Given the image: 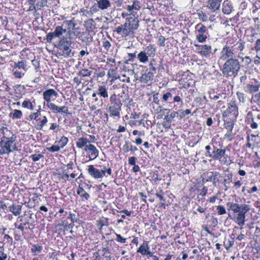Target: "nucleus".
Returning a JSON list of instances; mask_svg holds the SVG:
<instances>
[{
	"label": "nucleus",
	"mask_w": 260,
	"mask_h": 260,
	"mask_svg": "<svg viewBox=\"0 0 260 260\" xmlns=\"http://www.w3.org/2000/svg\"><path fill=\"white\" fill-rule=\"evenodd\" d=\"M139 26V18L132 13L126 18L124 24L119 25L113 29V36L117 39L126 40L128 36L134 35Z\"/></svg>",
	"instance_id": "2"
},
{
	"label": "nucleus",
	"mask_w": 260,
	"mask_h": 260,
	"mask_svg": "<svg viewBox=\"0 0 260 260\" xmlns=\"http://www.w3.org/2000/svg\"><path fill=\"white\" fill-rule=\"evenodd\" d=\"M228 205L230 206V209L233 211L234 213H238L241 211V210L245 209V208H247V207L248 206L247 205L245 204L239 205L233 203H229Z\"/></svg>",
	"instance_id": "21"
},
{
	"label": "nucleus",
	"mask_w": 260,
	"mask_h": 260,
	"mask_svg": "<svg viewBox=\"0 0 260 260\" xmlns=\"http://www.w3.org/2000/svg\"><path fill=\"white\" fill-rule=\"evenodd\" d=\"M88 172L89 174L94 179L102 178L105 176L104 171H100L94 167L93 165L88 166Z\"/></svg>",
	"instance_id": "14"
},
{
	"label": "nucleus",
	"mask_w": 260,
	"mask_h": 260,
	"mask_svg": "<svg viewBox=\"0 0 260 260\" xmlns=\"http://www.w3.org/2000/svg\"><path fill=\"white\" fill-rule=\"evenodd\" d=\"M218 215H223L226 213L225 209L222 206H218L217 207Z\"/></svg>",
	"instance_id": "54"
},
{
	"label": "nucleus",
	"mask_w": 260,
	"mask_h": 260,
	"mask_svg": "<svg viewBox=\"0 0 260 260\" xmlns=\"http://www.w3.org/2000/svg\"><path fill=\"white\" fill-rule=\"evenodd\" d=\"M122 150L124 153H127L129 150L135 152L138 150V148L136 146H133L129 142L125 141L122 147Z\"/></svg>",
	"instance_id": "23"
},
{
	"label": "nucleus",
	"mask_w": 260,
	"mask_h": 260,
	"mask_svg": "<svg viewBox=\"0 0 260 260\" xmlns=\"http://www.w3.org/2000/svg\"><path fill=\"white\" fill-rule=\"evenodd\" d=\"M166 39L162 36L160 35L158 37V45L160 47H164L165 46V41Z\"/></svg>",
	"instance_id": "48"
},
{
	"label": "nucleus",
	"mask_w": 260,
	"mask_h": 260,
	"mask_svg": "<svg viewBox=\"0 0 260 260\" xmlns=\"http://www.w3.org/2000/svg\"><path fill=\"white\" fill-rule=\"evenodd\" d=\"M245 42L241 40L229 38L226 45L220 52L218 61H224L229 59H243L242 52L244 48Z\"/></svg>",
	"instance_id": "1"
},
{
	"label": "nucleus",
	"mask_w": 260,
	"mask_h": 260,
	"mask_svg": "<svg viewBox=\"0 0 260 260\" xmlns=\"http://www.w3.org/2000/svg\"><path fill=\"white\" fill-rule=\"evenodd\" d=\"M11 137L10 138L4 137L0 141V154L4 155L9 154L10 153L17 150L15 142L16 137Z\"/></svg>",
	"instance_id": "4"
},
{
	"label": "nucleus",
	"mask_w": 260,
	"mask_h": 260,
	"mask_svg": "<svg viewBox=\"0 0 260 260\" xmlns=\"http://www.w3.org/2000/svg\"><path fill=\"white\" fill-rule=\"evenodd\" d=\"M232 114L235 116L238 115V107L236 106L235 102L231 101L229 104L226 110L223 114V116H228L229 114Z\"/></svg>",
	"instance_id": "13"
},
{
	"label": "nucleus",
	"mask_w": 260,
	"mask_h": 260,
	"mask_svg": "<svg viewBox=\"0 0 260 260\" xmlns=\"http://www.w3.org/2000/svg\"><path fill=\"white\" fill-rule=\"evenodd\" d=\"M41 106H39V109L37 110L36 112L32 113L29 115V117L30 119L32 120L35 119L37 121L40 120V119H37V118L41 115Z\"/></svg>",
	"instance_id": "39"
},
{
	"label": "nucleus",
	"mask_w": 260,
	"mask_h": 260,
	"mask_svg": "<svg viewBox=\"0 0 260 260\" xmlns=\"http://www.w3.org/2000/svg\"><path fill=\"white\" fill-rule=\"evenodd\" d=\"M69 171H67L66 170H63L62 173L59 174L58 175L60 176L59 178L61 179H64V178H69V175L68 174Z\"/></svg>",
	"instance_id": "57"
},
{
	"label": "nucleus",
	"mask_w": 260,
	"mask_h": 260,
	"mask_svg": "<svg viewBox=\"0 0 260 260\" xmlns=\"http://www.w3.org/2000/svg\"><path fill=\"white\" fill-rule=\"evenodd\" d=\"M61 148L59 145H53L51 147L47 148V149L50 152H57Z\"/></svg>",
	"instance_id": "51"
},
{
	"label": "nucleus",
	"mask_w": 260,
	"mask_h": 260,
	"mask_svg": "<svg viewBox=\"0 0 260 260\" xmlns=\"http://www.w3.org/2000/svg\"><path fill=\"white\" fill-rule=\"evenodd\" d=\"M88 142V140L85 138H79L76 143L77 146L79 148H82L84 147H86L87 145V143Z\"/></svg>",
	"instance_id": "32"
},
{
	"label": "nucleus",
	"mask_w": 260,
	"mask_h": 260,
	"mask_svg": "<svg viewBox=\"0 0 260 260\" xmlns=\"http://www.w3.org/2000/svg\"><path fill=\"white\" fill-rule=\"evenodd\" d=\"M178 112L173 111L171 113H167V114L165 116L164 119L167 121H171V120L175 117L178 116Z\"/></svg>",
	"instance_id": "36"
},
{
	"label": "nucleus",
	"mask_w": 260,
	"mask_h": 260,
	"mask_svg": "<svg viewBox=\"0 0 260 260\" xmlns=\"http://www.w3.org/2000/svg\"><path fill=\"white\" fill-rule=\"evenodd\" d=\"M148 244V241H144L140 245L137 252L141 253L143 255H148L149 256L152 252L150 251V247Z\"/></svg>",
	"instance_id": "15"
},
{
	"label": "nucleus",
	"mask_w": 260,
	"mask_h": 260,
	"mask_svg": "<svg viewBox=\"0 0 260 260\" xmlns=\"http://www.w3.org/2000/svg\"><path fill=\"white\" fill-rule=\"evenodd\" d=\"M13 240L12 237L7 234L4 235V244H7L8 245L11 246L13 244Z\"/></svg>",
	"instance_id": "40"
},
{
	"label": "nucleus",
	"mask_w": 260,
	"mask_h": 260,
	"mask_svg": "<svg viewBox=\"0 0 260 260\" xmlns=\"http://www.w3.org/2000/svg\"><path fill=\"white\" fill-rule=\"evenodd\" d=\"M158 93H156L153 95V102L155 103L156 104L159 105V100L158 97Z\"/></svg>",
	"instance_id": "64"
},
{
	"label": "nucleus",
	"mask_w": 260,
	"mask_h": 260,
	"mask_svg": "<svg viewBox=\"0 0 260 260\" xmlns=\"http://www.w3.org/2000/svg\"><path fill=\"white\" fill-rule=\"evenodd\" d=\"M42 246L40 244H37L32 245L31 250L35 255H38L42 252Z\"/></svg>",
	"instance_id": "30"
},
{
	"label": "nucleus",
	"mask_w": 260,
	"mask_h": 260,
	"mask_svg": "<svg viewBox=\"0 0 260 260\" xmlns=\"http://www.w3.org/2000/svg\"><path fill=\"white\" fill-rule=\"evenodd\" d=\"M37 8L38 10L41 9L47 5V0H36Z\"/></svg>",
	"instance_id": "43"
},
{
	"label": "nucleus",
	"mask_w": 260,
	"mask_h": 260,
	"mask_svg": "<svg viewBox=\"0 0 260 260\" xmlns=\"http://www.w3.org/2000/svg\"><path fill=\"white\" fill-rule=\"evenodd\" d=\"M22 116V112L19 110H14L13 113H11L9 114V116L12 117L13 119L17 118L20 119Z\"/></svg>",
	"instance_id": "37"
},
{
	"label": "nucleus",
	"mask_w": 260,
	"mask_h": 260,
	"mask_svg": "<svg viewBox=\"0 0 260 260\" xmlns=\"http://www.w3.org/2000/svg\"><path fill=\"white\" fill-rule=\"evenodd\" d=\"M39 122L38 123V125L36 126V128L38 130H42L45 125L47 123L48 119L46 116H44L43 117L42 120H39Z\"/></svg>",
	"instance_id": "35"
},
{
	"label": "nucleus",
	"mask_w": 260,
	"mask_h": 260,
	"mask_svg": "<svg viewBox=\"0 0 260 260\" xmlns=\"http://www.w3.org/2000/svg\"><path fill=\"white\" fill-rule=\"evenodd\" d=\"M252 99L254 102L260 107V92L253 94L252 96Z\"/></svg>",
	"instance_id": "45"
},
{
	"label": "nucleus",
	"mask_w": 260,
	"mask_h": 260,
	"mask_svg": "<svg viewBox=\"0 0 260 260\" xmlns=\"http://www.w3.org/2000/svg\"><path fill=\"white\" fill-rule=\"evenodd\" d=\"M66 32H67L66 29H64L62 26H57L55 27L54 31L50 32L47 35V41L49 43H51L53 38H59Z\"/></svg>",
	"instance_id": "10"
},
{
	"label": "nucleus",
	"mask_w": 260,
	"mask_h": 260,
	"mask_svg": "<svg viewBox=\"0 0 260 260\" xmlns=\"http://www.w3.org/2000/svg\"><path fill=\"white\" fill-rule=\"evenodd\" d=\"M225 152L226 150L225 149L218 148L214 146L212 152H208V157L214 160H219L225 163L228 157Z\"/></svg>",
	"instance_id": "7"
},
{
	"label": "nucleus",
	"mask_w": 260,
	"mask_h": 260,
	"mask_svg": "<svg viewBox=\"0 0 260 260\" xmlns=\"http://www.w3.org/2000/svg\"><path fill=\"white\" fill-rule=\"evenodd\" d=\"M16 67L19 68V69H23L25 70L26 68V61H18L17 63H15Z\"/></svg>",
	"instance_id": "49"
},
{
	"label": "nucleus",
	"mask_w": 260,
	"mask_h": 260,
	"mask_svg": "<svg viewBox=\"0 0 260 260\" xmlns=\"http://www.w3.org/2000/svg\"><path fill=\"white\" fill-rule=\"evenodd\" d=\"M86 27L90 31H92L95 28V23L93 19H88L85 22Z\"/></svg>",
	"instance_id": "33"
},
{
	"label": "nucleus",
	"mask_w": 260,
	"mask_h": 260,
	"mask_svg": "<svg viewBox=\"0 0 260 260\" xmlns=\"http://www.w3.org/2000/svg\"><path fill=\"white\" fill-rule=\"evenodd\" d=\"M195 46L197 47V51L201 56L209 58L212 53V47L209 45H197L195 44Z\"/></svg>",
	"instance_id": "11"
},
{
	"label": "nucleus",
	"mask_w": 260,
	"mask_h": 260,
	"mask_svg": "<svg viewBox=\"0 0 260 260\" xmlns=\"http://www.w3.org/2000/svg\"><path fill=\"white\" fill-rule=\"evenodd\" d=\"M236 94H237V96L238 97L239 101L240 102L244 103V102H245L244 94L241 92H237Z\"/></svg>",
	"instance_id": "53"
},
{
	"label": "nucleus",
	"mask_w": 260,
	"mask_h": 260,
	"mask_svg": "<svg viewBox=\"0 0 260 260\" xmlns=\"http://www.w3.org/2000/svg\"><path fill=\"white\" fill-rule=\"evenodd\" d=\"M46 106L50 109L52 112L56 114L57 106L55 104L53 103H46Z\"/></svg>",
	"instance_id": "47"
},
{
	"label": "nucleus",
	"mask_w": 260,
	"mask_h": 260,
	"mask_svg": "<svg viewBox=\"0 0 260 260\" xmlns=\"http://www.w3.org/2000/svg\"><path fill=\"white\" fill-rule=\"evenodd\" d=\"M232 131H229L224 135V138L227 139L228 140L231 141L233 139Z\"/></svg>",
	"instance_id": "63"
},
{
	"label": "nucleus",
	"mask_w": 260,
	"mask_h": 260,
	"mask_svg": "<svg viewBox=\"0 0 260 260\" xmlns=\"http://www.w3.org/2000/svg\"><path fill=\"white\" fill-rule=\"evenodd\" d=\"M178 113V117L180 119H182L184 118L186 115L190 114L191 111L189 109H186L184 111H179Z\"/></svg>",
	"instance_id": "44"
},
{
	"label": "nucleus",
	"mask_w": 260,
	"mask_h": 260,
	"mask_svg": "<svg viewBox=\"0 0 260 260\" xmlns=\"http://www.w3.org/2000/svg\"><path fill=\"white\" fill-rule=\"evenodd\" d=\"M84 150L86 151L88 150L91 151V154L89 155V157L90 159H94L99 156V150L92 144H89V145H86Z\"/></svg>",
	"instance_id": "17"
},
{
	"label": "nucleus",
	"mask_w": 260,
	"mask_h": 260,
	"mask_svg": "<svg viewBox=\"0 0 260 260\" xmlns=\"http://www.w3.org/2000/svg\"><path fill=\"white\" fill-rule=\"evenodd\" d=\"M214 171L208 172L203 174L204 177L202 179L203 182H207L211 181L212 180L213 176L212 174Z\"/></svg>",
	"instance_id": "34"
},
{
	"label": "nucleus",
	"mask_w": 260,
	"mask_h": 260,
	"mask_svg": "<svg viewBox=\"0 0 260 260\" xmlns=\"http://www.w3.org/2000/svg\"><path fill=\"white\" fill-rule=\"evenodd\" d=\"M233 10L232 5L228 1L224 2L222 6V11L225 14H230Z\"/></svg>",
	"instance_id": "25"
},
{
	"label": "nucleus",
	"mask_w": 260,
	"mask_h": 260,
	"mask_svg": "<svg viewBox=\"0 0 260 260\" xmlns=\"http://www.w3.org/2000/svg\"><path fill=\"white\" fill-rule=\"evenodd\" d=\"M98 5L99 8L102 10L107 9L111 6V3L109 0H98Z\"/></svg>",
	"instance_id": "26"
},
{
	"label": "nucleus",
	"mask_w": 260,
	"mask_h": 260,
	"mask_svg": "<svg viewBox=\"0 0 260 260\" xmlns=\"http://www.w3.org/2000/svg\"><path fill=\"white\" fill-rule=\"evenodd\" d=\"M249 210L248 206L245 208V209L241 210V211L239 212L237 214L236 218V222L239 225H243L245 223V214Z\"/></svg>",
	"instance_id": "16"
},
{
	"label": "nucleus",
	"mask_w": 260,
	"mask_h": 260,
	"mask_svg": "<svg viewBox=\"0 0 260 260\" xmlns=\"http://www.w3.org/2000/svg\"><path fill=\"white\" fill-rule=\"evenodd\" d=\"M63 24H66L68 25V30H71V29L75 27L77 25L76 23H75L73 19L70 20H66L63 21Z\"/></svg>",
	"instance_id": "42"
},
{
	"label": "nucleus",
	"mask_w": 260,
	"mask_h": 260,
	"mask_svg": "<svg viewBox=\"0 0 260 260\" xmlns=\"http://www.w3.org/2000/svg\"><path fill=\"white\" fill-rule=\"evenodd\" d=\"M136 51L134 53H128V60L133 62L136 57Z\"/></svg>",
	"instance_id": "61"
},
{
	"label": "nucleus",
	"mask_w": 260,
	"mask_h": 260,
	"mask_svg": "<svg viewBox=\"0 0 260 260\" xmlns=\"http://www.w3.org/2000/svg\"><path fill=\"white\" fill-rule=\"evenodd\" d=\"M69 141L68 138L65 136H62L58 141L59 146L61 148H63L68 143Z\"/></svg>",
	"instance_id": "41"
},
{
	"label": "nucleus",
	"mask_w": 260,
	"mask_h": 260,
	"mask_svg": "<svg viewBox=\"0 0 260 260\" xmlns=\"http://www.w3.org/2000/svg\"><path fill=\"white\" fill-rule=\"evenodd\" d=\"M71 44V41L68 40L64 37L61 38L58 42L57 47L62 50L64 57H70L74 56V52H72V49L70 48Z\"/></svg>",
	"instance_id": "6"
},
{
	"label": "nucleus",
	"mask_w": 260,
	"mask_h": 260,
	"mask_svg": "<svg viewBox=\"0 0 260 260\" xmlns=\"http://www.w3.org/2000/svg\"><path fill=\"white\" fill-rule=\"evenodd\" d=\"M132 7L133 8L134 10H139L141 8L139 2L136 1H135L133 2V5H132Z\"/></svg>",
	"instance_id": "59"
},
{
	"label": "nucleus",
	"mask_w": 260,
	"mask_h": 260,
	"mask_svg": "<svg viewBox=\"0 0 260 260\" xmlns=\"http://www.w3.org/2000/svg\"><path fill=\"white\" fill-rule=\"evenodd\" d=\"M220 6V0H208L207 7L213 12L219 10Z\"/></svg>",
	"instance_id": "19"
},
{
	"label": "nucleus",
	"mask_w": 260,
	"mask_h": 260,
	"mask_svg": "<svg viewBox=\"0 0 260 260\" xmlns=\"http://www.w3.org/2000/svg\"><path fill=\"white\" fill-rule=\"evenodd\" d=\"M43 156H44L43 154H35L31 155L29 156V158H31L34 161L36 162V161H38L41 158L43 157Z\"/></svg>",
	"instance_id": "50"
},
{
	"label": "nucleus",
	"mask_w": 260,
	"mask_h": 260,
	"mask_svg": "<svg viewBox=\"0 0 260 260\" xmlns=\"http://www.w3.org/2000/svg\"><path fill=\"white\" fill-rule=\"evenodd\" d=\"M210 223V225L213 227H215L218 224V219L217 218L212 216L211 219L209 221Z\"/></svg>",
	"instance_id": "52"
},
{
	"label": "nucleus",
	"mask_w": 260,
	"mask_h": 260,
	"mask_svg": "<svg viewBox=\"0 0 260 260\" xmlns=\"http://www.w3.org/2000/svg\"><path fill=\"white\" fill-rule=\"evenodd\" d=\"M234 123L231 122L225 123V128L229 131H232Z\"/></svg>",
	"instance_id": "58"
},
{
	"label": "nucleus",
	"mask_w": 260,
	"mask_h": 260,
	"mask_svg": "<svg viewBox=\"0 0 260 260\" xmlns=\"http://www.w3.org/2000/svg\"><path fill=\"white\" fill-rule=\"evenodd\" d=\"M233 174L232 173L228 174H224V176H222L221 178H223L222 181V184L224 186V190H228L230 188V184L232 181Z\"/></svg>",
	"instance_id": "20"
},
{
	"label": "nucleus",
	"mask_w": 260,
	"mask_h": 260,
	"mask_svg": "<svg viewBox=\"0 0 260 260\" xmlns=\"http://www.w3.org/2000/svg\"><path fill=\"white\" fill-rule=\"evenodd\" d=\"M137 58L142 63H146L148 60V56L144 51H141L137 55Z\"/></svg>",
	"instance_id": "28"
},
{
	"label": "nucleus",
	"mask_w": 260,
	"mask_h": 260,
	"mask_svg": "<svg viewBox=\"0 0 260 260\" xmlns=\"http://www.w3.org/2000/svg\"><path fill=\"white\" fill-rule=\"evenodd\" d=\"M254 49L256 52L260 51V39L256 40L254 45Z\"/></svg>",
	"instance_id": "62"
},
{
	"label": "nucleus",
	"mask_w": 260,
	"mask_h": 260,
	"mask_svg": "<svg viewBox=\"0 0 260 260\" xmlns=\"http://www.w3.org/2000/svg\"><path fill=\"white\" fill-rule=\"evenodd\" d=\"M260 84L258 82L253 80L248 83H246L244 86V90L246 92L252 93L259 90Z\"/></svg>",
	"instance_id": "12"
},
{
	"label": "nucleus",
	"mask_w": 260,
	"mask_h": 260,
	"mask_svg": "<svg viewBox=\"0 0 260 260\" xmlns=\"http://www.w3.org/2000/svg\"><path fill=\"white\" fill-rule=\"evenodd\" d=\"M22 205L12 204L9 207L10 212H12L15 216L19 215L22 209Z\"/></svg>",
	"instance_id": "22"
},
{
	"label": "nucleus",
	"mask_w": 260,
	"mask_h": 260,
	"mask_svg": "<svg viewBox=\"0 0 260 260\" xmlns=\"http://www.w3.org/2000/svg\"><path fill=\"white\" fill-rule=\"evenodd\" d=\"M68 33L71 38L73 37L80 38V34H81L79 28L76 27V26L71 30H68Z\"/></svg>",
	"instance_id": "27"
},
{
	"label": "nucleus",
	"mask_w": 260,
	"mask_h": 260,
	"mask_svg": "<svg viewBox=\"0 0 260 260\" xmlns=\"http://www.w3.org/2000/svg\"><path fill=\"white\" fill-rule=\"evenodd\" d=\"M195 29L197 32L196 39L198 42L203 43L206 41L209 32L207 28L201 23L196 25Z\"/></svg>",
	"instance_id": "8"
},
{
	"label": "nucleus",
	"mask_w": 260,
	"mask_h": 260,
	"mask_svg": "<svg viewBox=\"0 0 260 260\" xmlns=\"http://www.w3.org/2000/svg\"><path fill=\"white\" fill-rule=\"evenodd\" d=\"M144 51L148 56H152L155 54V48L152 45H149L145 48Z\"/></svg>",
	"instance_id": "31"
},
{
	"label": "nucleus",
	"mask_w": 260,
	"mask_h": 260,
	"mask_svg": "<svg viewBox=\"0 0 260 260\" xmlns=\"http://www.w3.org/2000/svg\"><path fill=\"white\" fill-rule=\"evenodd\" d=\"M43 98L47 103H50L51 98L52 96L57 97L58 96L57 92L53 89H49L44 91L43 93Z\"/></svg>",
	"instance_id": "18"
},
{
	"label": "nucleus",
	"mask_w": 260,
	"mask_h": 260,
	"mask_svg": "<svg viewBox=\"0 0 260 260\" xmlns=\"http://www.w3.org/2000/svg\"><path fill=\"white\" fill-rule=\"evenodd\" d=\"M77 193L78 194L80 195L82 198H84L86 200H88L90 197L89 194L85 191L83 188L80 186L77 191Z\"/></svg>",
	"instance_id": "29"
},
{
	"label": "nucleus",
	"mask_w": 260,
	"mask_h": 260,
	"mask_svg": "<svg viewBox=\"0 0 260 260\" xmlns=\"http://www.w3.org/2000/svg\"><path fill=\"white\" fill-rule=\"evenodd\" d=\"M213 178L212 181H218V178H221V175L218 172L214 171L213 174Z\"/></svg>",
	"instance_id": "55"
},
{
	"label": "nucleus",
	"mask_w": 260,
	"mask_h": 260,
	"mask_svg": "<svg viewBox=\"0 0 260 260\" xmlns=\"http://www.w3.org/2000/svg\"><path fill=\"white\" fill-rule=\"evenodd\" d=\"M172 97V94L171 92H167L162 96V99L164 101L166 102Z\"/></svg>",
	"instance_id": "60"
},
{
	"label": "nucleus",
	"mask_w": 260,
	"mask_h": 260,
	"mask_svg": "<svg viewBox=\"0 0 260 260\" xmlns=\"http://www.w3.org/2000/svg\"><path fill=\"white\" fill-rule=\"evenodd\" d=\"M143 69L141 71V76L140 78V82L144 84H150L152 83L154 76L151 71H148V69L146 67L141 66Z\"/></svg>",
	"instance_id": "9"
},
{
	"label": "nucleus",
	"mask_w": 260,
	"mask_h": 260,
	"mask_svg": "<svg viewBox=\"0 0 260 260\" xmlns=\"http://www.w3.org/2000/svg\"><path fill=\"white\" fill-rule=\"evenodd\" d=\"M107 88L104 85H100L99 86L97 94L100 95L103 98H108V93L107 90Z\"/></svg>",
	"instance_id": "24"
},
{
	"label": "nucleus",
	"mask_w": 260,
	"mask_h": 260,
	"mask_svg": "<svg viewBox=\"0 0 260 260\" xmlns=\"http://www.w3.org/2000/svg\"><path fill=\"white\" fill-rule=\"evenodd\" d=\"M27 2L30 6L29 8V11H33L37 9L36 4H35L36 0H28Z\"/></svg>",
	"instance_id": "46"
},
{
	"label": "nucleus",
	"mask_w": 260,
	"mask_h": 260,
	"mask_svg": "<svg viewBox=\"0 0 260 260\" xmlns=\"http://www.w3.org/2000/svg\"><path fill=\"white\" fill-rule=\"evenodd\" d=\"M225 61L221 69L223 75L226 77L235 76L240 69L238 59H229Z\"/></svg>",
	"instance_id": "3"
},
{
	"label": "nucleus",
	"mask_w": 260,
	"mask_h": 260,
	"mask_svg": "<svg viewBox=\"0 0 260 260\" xmlns=\"http://www.w3.org/2000/svg\"><path fill=\"white\" fill-rule=\"evenodd\" d=\"M115 235L117 237V241L121 243H125L126 242V239L122 237V236L120 234L115 233Z\"/></svg>",
	"instance_id": "56"
},
{
	"label": "nucleus",
	"mask_w": 260,
	"mask_h": 260,
	"mask_svg": "<svg viewBox=\"0 0 260 260\" xmlns=\"http://www.w3.org/2000/svg\"><path fill=\"white\" fill-rule=\"evenodd\" d=\"M92 73V71H89L88 69H84L79 71L77 73V75L82 77H85L90 76L91 75Z\"/></svg>",
	"instance_id": "38"
},
{
	"label": "nucleus",
	"mask_w": 260,
	"mask_h": 260,
	"mask_svg": "<svg viewBox=\"0 0 260 260\" xmlns=\"http://www.w3.org/2000/svg\"><path fill=\"white\" fill-rule=\"evenodd\" d=\"M122 105V104L120 99L115 93L111 95L108 108V112L110 113V115L111 116L119 117Z\"/></svg>",
	"instance_id": "5"
}]
</instances>
